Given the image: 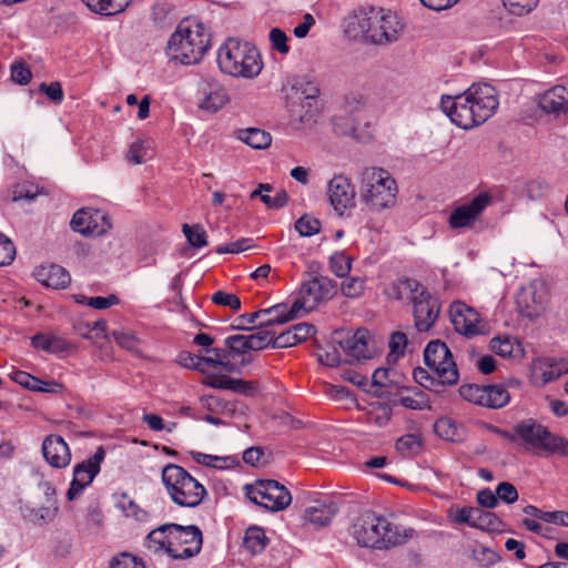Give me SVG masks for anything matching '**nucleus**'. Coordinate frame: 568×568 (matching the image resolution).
Here are the masks:
<instances>
[{
  "label": "nucleus",
  "mask_w": 568,
  "mask_h": 568,
  "mask_svg": "<svg viewBox=\"0 0 568 568\" xmlns=\"http://www.w3.org/2000/svg\"><path fill=\"white\" fill-rule=\"evenodd\" d=\"M250 352L261 351L273 345V333L266 328L258 327L255 333L246 335Z\"/></svg>",
  "instance_id": "nucleus-46"
},
{
  "label": "nucleus",
  "mask_w": 568,
  "mask_h": 568,
  "mask_svg": "<svg viewBox=\"0 0 568 568\" xmlns=\"http://www.w3.org/2000/svg\"><path fill=\"white\" fill-rule=\"evenodd\" d=\"M337 511L338 507L334 503L320 504L317 506L306 508L304 519L315 527H324L332 521Z\"/></svg>",
  "instance_id": "nucleus-27"
},
{
  "label": "nucleus",
  "mask_w": 568,
  "mask_h": 568,
  "mask_svg": "<svg viewBox=\"0 0 568 568\" xmlns=\"http://www.w3.org/2000/svg\"><path fill=\"white\" fill-rule=\"evenodd\" d=\"M200 92L202 98L200 99L199 108L210 113L217 112L230 101L226 89L216 81H203Z\"/></svg>",
  "instance_id": "nucleus-23"
},
{
  "label": "nucleus",
  "mask_w": 568,
  "mask_h": 568,
  "mask_svg": "<svg viewBox=\"0 0 568 568\" xmlns=\"http://www.w3.org/2000/svg\"><path fill=\"white\" fill-rule=\"evenodd\" d=\"M538 105L546 113L568 112V90L562 85L554 87L538 98Z\"/></svg>",
  "instance_id": "nucleus-25"
},
{
  "label": "nucleus",
  "mask_w": 568,
  "mask_h": 568,
  "mask_svg": "<svg viewBox=\"0 0 568 568\" xmlns=\"http://www.w3.org/2000/svg\"><path fill=\"white\" fill-rule=\"evenodd\" d=\"M169 538L170 557L173 559H186L197 555L203 544L202 531L197 526H182L170 524Z\"/></svg>",
  "instance_id": "nucleus-12"
},
{
  "label": "nucleus",
  "mask_w": 568,
  "mask_h": 568,
  "mask_svg": "<svg viewBox=\"0 0 568 568\" xmlns=\"http://www.w3.org/2000/svg\"><path fill=\"white\" fill-rule=\"evenodd\" d=\"M331 205L338 215L355 205V190L351 180L345 175H335L327 185Z\"/></svg>",
  "instance_id": "nucleus-19"
},
{
  "label": "nucleus",
  "mask_w": 568,
  "mask_h": 568,
  "mask_svg": "<svg viewBox=\"0 0 568 568\" xmlns=\"http://www.w3.org/2000/svg\"><path fill=\"white\" fill-rule=\"evenodd\" d=\"M267 538L262 528L253 526L246 529L244 536V547L251 554L262 552L266 547Z\"/></svg>",
  "instance_id": "nucleus-38"
},
{
  "label": "nucleus",
  "mask_w": 568,
  "mask_h": 568,
  "mask_svg": "<svg viewBox=\"0 0 568 568\" xmlns=\"http://www.w3.org/2000/svg\"><path fill=\"white\" fill-rule=\"evenodd\" d=\"M270 41L273 49L277 50L282 54H286L290 51L287 45V36L281 29L273 28L270 31Z\"/></svg>",
  "instance_id": "nucleus-61"
},
{
  "label": "nucleus",
  "mask_w": 568,
  "mask_h": 568,
  "mask_svg": "<svg viewBox=\"0 0 568 568\" xmlns=\"http://www.w3.org/2000/svg\"><path fill=\"white\" fill-rule=\"evenodd\" d=\"M110 568H144V565L134 556L123 552L113 558Z\"/></svg>",
  "instance_id": "nucleus-64"
},
{
  "label": "nucleus",
  "mask_w": 568,
  "mask_h": 568,
  "mask_svg": "<svg viewBox=\"0 0 568 568\" xmlns=\"http://www.w3.org/2000/svg\"><path fill=\"white\" fill-rule=\"evenodd\" d=\"M539 369L545 383H549L568 373V359L547 358L540 363Z\"/></svg>",
  "instance_id": "nucleus-36"
},
{
  "label": "nucleus",
  "mask_w": 568,
  "mask_h": 568,
  "mask_svg": "<svg viewBox=\"0 0 568 568\" xmlns=\"http://www.w3.org/2000/svg\"><path fill=\"white\" fill-rule=\"evenodd\" d=\"M548 303V290L544 281L534 280L523 286L516 297V304L521 315L528 318L540 316Z\"/></svg>",
  "instance_id": "nucleus-15"
},
{
  "label": "nucleus",
  "mask_w": 568,
  "mask_h": 568,
  "mask_svg": "<svg viewBox=\"0 0 568 568\" xmlns=\"http://www.w3.org/2000/svg\"><path fill=\"white\" fill-rule=\"evenodd\" d=\"M478 515H474L473 528L481 530H495L499 527V518L490 511L484 510L480 507H476Z\"/></svg>",
  "instance_id": "nucleus-45"
},
{
  "label": "nucleus",
  "mask_w": 568,
  "mask_h": 568,
  "mask_svg": "<svg viewBox=\"0 0 568 568\" xmlns=\"http://www.w3.org/2000/svg\"><path fill=\"white\" fill-rule=\"evenodd\" d=\"M16 257V246L12 241L0 233V266L9 265Z\"/></svg>",
  "instance_id": "nucleus-55"
},
{
  "label": "nucleus",
  "mask_w": 568,
  "mask_h": 568,
  "mask_svg": "<svg viewBox=\"0 0 568 568\" xmlns=\"http://www.w3.org/2000/svg\"><path fill=\"white\" fill-rule=\"evenodd\" d=\"M153 156V142L150 139H139L129 149L126 159L132 164H141Z\"/></svg>",
  "instance_id": "nucleus-35"
},
{
  "label": "nucleus",
  "mask_w": 568,
  "mask_h": 568,
  "mask_svg": "<svg viewBox=\"0 0 568 568\" xmlns=\"http://www.w3.org/2000/svg\"><path fill=\"white\" fill-rule=\"evenodd\" d=\"M413 377L417 384L422 387L433 390L435 393H440L447 383H442V378L438 376H433L429 372L423 367H416L413 372Z\"/></svg>",
  "instance_id": "nucleus-42"
},
{
  "label": "nucleus",
  "mask_w": 568,
  "mask_h": 568,
  "mask_svg": "<svg viewBox=\"0 0 568 568\" xmlns=\"http://www.w3.org/2000/svg\"><path fill=\"white\" fill-rule=\"evenodd\" d=\"M436 434L446 439V440H455L457 436V426L449 418H440L434 425Z\"/></svg>",
  "instance_id": "nucleus-54"
},
{
  "label": "nucleus",
  "mask_w": 568,
  "mask_h": 568,
  "mask_svg": "<svg viewBox=\"0 0 568 568\" xmlns=\"http://www.w3.org/2000/svg\"><path fill=\"white\" fill-rule=\"evenodd\" d=\"M320 90L316 85L308 83L301 93L288 103L291 118L300 123H308L317 111V97Z\"/></svg>",
  "instance_id": "nucleus-20"
},
{
  "label": "nucleus",
  "mask_w": 568,
  "mask_h": 568,
  "mask_svg": "<svg viewBox=\"0 0 568 568\" xmlns=\"http://www.w3.org/2000/svg\"><path fill=\"white\" fill-rule=\"evenodd\" d=\"M277 311L278 307H267L258 310L253 313L243 314L236 318V321L239 322L236 328L243 331H248L252 327L258 328V322L261 321L262 317H266V315H270L272 313H277Z\"/></svg>",
  "instance_id": "nucleus-43"
},
{
  "label": "nucleus",
  "mask_w": 568,
  "mask_h": 568,
  "mask_svg": "<svg viewBox=\"0 0 568 568\" xmlns=\"http://www.w3.org/2000/svg\"><path fill=\"white\" fill-rule=\"evenodd\" d=\"M221 72L233 78L254 79L263 69L258 50L250 42L229 38L217 51Z\"/></svg>",
  "instance_id": "nucleus-5"
},
{
  "label": "nucleus",
  "mask_w": 568,
  "mask_h": 568,
  "mask_svg": "<svg viewBox=\"0 0 568 568\" xmlns=\"http://www.w3.org/2000/svg\"><path fill=\"white\" fill-rule=\"evenodd\" d=\"M329 266L336 276L344 277L351 271L352 258L344 252H335L329 258Z\"/></svg>",
  "instance_id": "nucleus-48"
},
{
  "label": "nucleus",
  "mask_w": 568,
  "mask_h": 568,
  "mask_svg": "<svg viewBox=\"0 0 568 568\" xmlns=\"http://www.w3.org/2000/svg\"><path fill=\"white\" fill-rule=\"evenodd\" d=\"M294 226L301 236L308 237L320 232L321 222L310 215H303L295 222Z\"/></svg>",
  "instance_id": "nucleus-49"
},
{
  "label": "nucleus",
  "mask_w": 568,
  "mask_h": 568,
  "mask_svg": "<svg viewBox=\"0 0 568 568\" xmlns=\"http://www.w3.org/2000/svg\"><path fill=\"white\" fill-rule=\"evenodd\" d=\"M490 202L491 196L488 193H479L468 203L456 207L449 216L450 227L460 229L470 226Z\"/></svg>",
  "instance_id": "nucleus-21"
},
{
  "label": "nucleus",
  "mask_w": 568,
  "mask_h": 568,
  "mask_svg": "<svg viewBox=\"0 0 568 568\" xmlns=\"http://www.w3.org/2000/svg\"><path fill=\"white\" fill-rule=\"evenodd\" d=\"M272 307H278L277 313H272L266 315V317H262L258 322V327L267 329L270 326L284 324L297 317L296 313H291V307L287 308L286 304H276Z\"/></svg>",
  "instance_id": "nucleus-40"
},
{
  "label": "nucleus",
  "mask_w": 568,
  "mask_h": 568,
  "mask_svg": "<svg viewBox=\"0 0 568 568\" xmlns=\"http://www.w3.org/2000/svg\"><path fill=\"white\" fill-rule=\"evenodd\" d=\"M211 36L199 21H181L168 42V55L182 64L200 62L210 47Z\"/></svg>",
  "instance_id": "nucleus-4"
},
{
  "label": "nucleus",
  "mask_w": 568,
  "mask_h": 568,
  "mask_svg": "<svg viewBox=\"0 0 568 568\" xmlns=\"http://www.w3.org/2000/svg\"><path fill=\"white\" fill-rule=\"evenodd\" d=\"M481 406L490 409H499L510 400V395L504 385H484Z\"/></svg>",
  "instance_id": "nucleus-28"
},
{
  "label": "nucleus",
  "mask_w": 568,
  "mask_h": 568,
  "mask_svg": "<svg viewBox=\"0 0 568 568\" xmlns=\"http://www.w3.org/2000/svg\"><path fill=\"white\" fill-rule=\"evenodd\" d=\"M170 524L162 525L150 531L145 538L144 545L152 552L165 551L170 556L169 528Z\"/></svg>",
  "instance_id": "nucleus-31"
},
{
  "label": "nucleus",
  "mask_w": 568,
  "mask_h": 568,
  "mask_svg": "<svg viewBox=\"0 0 568 568\" xmlns=\"http://www.w3.org/2000/svg\"><path fill=\"white\" fill-rule=\"evenodd\" d=\"M539 0H503L506 10L517 17L530 13L538 4Z\"/></svg>",
  "instance_id": "nucleus-47"
},
{
  "label": "nucleus",
  "mask_w": 568,
  "mask_h": 568,
  "mask_svg": "<svg viewBox=\"0 0 568 568\" xmlns=\"http://www.w3.org/2000/svg\"><path fill=\"white\" fill-rule=\"evenodd\" d=\"M317 359L321 364L329 367H335L341 364L339 352L334 346H328L321 349L317 353Z\"/></svg>",
  "instance_id": "nucleus-59"
},
{
  "label": "nucleus",
  "mask_w": 568,
  "mask_h": 568,
  "mask_svg": "<svg viewBox=\"0 0 568 568\" xmlns=\"http://www.w3.org/2000/svg\"><path fill=\"white\" fill-rule=\"evenodd\" d=\"M212 302L222 305V306H229L233 311H237L241 308V301L240 298L232 293H227L224 291H216L212 297Z\"/></svg>",
  "instance_id": "nucleus-56"
},
{
  "label": "nucleus",
  "mask_w": 568,
  "mask_h": 568,
  "mask_svg": "<svg viewBox=\"0 0 568 568\" xmlns=\"http://www.w3.org/2000/svg\"><path fill=\"white\" fill-rule=\"evenodd\" d=\"M514 430L517 434V442L528 449L545 455L559 454L568 457V440L550 433L534 418L520 420L514 426Z\"/></svg>",
  "instance_id": "nucleus-9"
},
{
  "label": "nucleus",
  "mask_w": 568,
  "mask_h": 568,
  "mask_svg": "<svg viewBox=\"0 0 568 568\" xmlns=\"http://www.w3.org/2000/svg\"><path fill=\"white\" fill-rule=\"evenodd\" d=\"M484 385L465 384L458 389L460 397L469 403L481 406Z\"/></svg>",
  "instance_id": "nucleus-50"
},
{
  "label": "nucleus",
  "mask_w": 568,
  "mask_h": 568,
  "mask_svg": "<svg viewBox=\"0 0 568 568\" xmlns=\"http://www.w3.org/2000/svg\"><path fill=\"white\" fill-rule=\"evenodd\" d=\"M211 400L220 409V413L226 417H241L247 412V406L239 399L227 400L220 397H211Z\"/></svg>",
  "instance_id": "nucleus-39"
},
{
  "label": "nucleus",
  "mask_w": 568,
  "mask_h": 568,
  "mask_svg": "<svg viewBox=\"0 0 568 568\" xmlns=\"http://www.w3.org/2000/svg\"><path fill=\"white\" fill-rule=\"evenodd\" d=\"M71 229L82 235L101 236L112 229V223L104 212L91 207H83L73 214Z\"/></svg>",
  "instance_id": "nucleus-16"
},
{
  "label": "nucleus",
  "mask_w": 568,
  "mask_h": 568,
  "mask_svg": "<svg viewBox=\"0 0 568 568\" xmlns=\"http://www.w3.org/2000/svg\"><path fill=\"white\" fill-rule=\"evenodd\" d=\"M10 377L13 382L21 385L22 387L34 392L37 388H40L41 384H43V381L23 371L12 372Z\"/></svg>",
  "instance_id": "nucleus-53"
},
{
  "label": "nucleus",
  "mask_w": 568,
  "mask_h": 568,
  "mask_svg": "<svg viewBox=\"0 0 568 568\" xmlns=\"http://www.w3.org/2000/svg\"><path fill=\"white\" fill-rule=\"evenodd\" d=\"M182 231L191 246L201 248L207 245V235L201 225L183 224Z\"/></svg>",
  "instance_id": "nucleus-44"
},
{
  "label": "nucleus",
  "mask_w": 568,
  "mask_h": 568,
  "mask_svg": "<svg viewBox=\"0 0 568 568\" xmlns=\"http://www.w3.org/2000/svg\"><path fill=\"white\" fill-rule=\"evenodd\" d=\"M490 348L501 357H513L521 352L518 339L509 335L491 338Z\"/></svg>",
  "instance_id": "nucleus-37"
},
{
  "label": "nucleus",
  "mask_w": 568,
  "mask_h": 568,
  "mask_svg": "<svg viewBox=\"0 0 568 568\" xmlns=\"http://www.w3.org/2000/svg\"><path fill=\"white\" fill-rule=\"evenodd\" d=\"M351 24L356 26L358 33L374 44L396 41L403 29L395 13L374 7L361 9Z\"/></svg>",
  "instance_id": "nucleus-7"
},
{
  "label": "nucleus",
  "mask_w": 568,
  "mask_h": 568,
  "mask_svg": "<svg viewBox=\"0 0 568 568\" xmlns=\"http://www.w3.org/2000/svg\"><path fill=\"white\" fill-rule=\"evenodd\" d=\"M41 450L45 462L53 468H67L71 463V450L60 435L50 434L45 436Z\"/></svg>",
  "instance_id": "nucleus-22"
},
{
  "label": "nucleus",
  "mask_w": 568,
  "mask_h": 568,
  "mask_svg": "<svg viewBox=\"0 0 568 568\" xmlns=\"http://www.w3.org/2000/svg\"><path fill=\"white\" fill-rule=\"evenodd\" d=\"M226 351L230 352V357H241V366H246L252 363L253 358L247 344L246 335H231L224 341Z\"/></svg>",
  "instance_id": "nucleus-29"
},
{
  "label": "nucleus",
  "mask_w": 568,
  "mask_h": 568,
  "mask_svg": "<svg viewBox=\"0 0 568 568\" xmlns=\"http://www.w3.org/2000/svg\"><path fill=\"white\" fill-rule=\"evenodd\" d=\"M39 91L44 93L51 101L60 104L63 101L64 94L60 82H51L49 84L42 82L39 85Z\"/></svg>",
  "instance_id": "nucleus-57"
},
{
  "label": "nucleus",
  "mask_w": 568,
  "mask_h": 568,
  "mask_svg": "<svg viewBox=\"0 0 568 568\" xmlns=\"http://www.w3.org/2000/svg\"><path fill=\"white\" fill-rule=\"evenodd\" d=\"M450 321L457 333L473 337L486 333V325L479 314L463 302H454L449 308Z\"/></svg>",
  "instance_id": "nucleus-17"
},
{
  "label": "nucleus",
  "mask_w": 568,
  "mask_h": 568,
  "mask_svg": "<svg viewBox=\"0 0 568 568\" xmlns=\"http://www.w3.org/2000/svg\"><path fill=\"white\" fill-rule=\"evenodd\" d=\"M31 345L48 353L58 354L67 351L69 344L65 339L53 334H37L31 338Z\"/></svg>",
  "instance_id": "nucleus-30"
},
{
  "label": "nucleus",
  "mask_w": 568,
  "mask_h": 568,
  "mask_svg": "<svg viewBox=\"0 0 568 568\" xmlns=\"http://www.w3.org/2000/svg\"><path fill=\"white\" fill-rule=\"evenodd\" d=\"M32 78V73L23 63H13L11 65V79L13 82L24 85L28 84Z\"/></svg>",
  "instance_id": "nucleus-63"
},
{
  "label": "nucleus",
  "mask_w": 568,
  "mask_h": 568,
  "mask_svg": "<svg viewBox=\"0 0 568 568\" xmlns=\"http://www.w3.org/2000/svg\"><path fill=\"white\" fill-rule=\"evenodd\" d=\"M397 182L379 166L363 170L359 178V199L372 212H382L396 204Z\"/></svg>",
  "instance_id": "nucleus-6"
},
{
  "label": "nucleus",
  "mask_w": 568,
  "mask_h": 568,
  "mask_svg": "<svg viewBox=\"0 0 568 568\" xmlns=\"http://www.w3.org/2000/svg\"><path fill=\"white\" fill-rule=\"evenodd\" d=\"M178 363L185 368L205 372V368L203 367V356H197L190 352L180 353L178 356Z\"/></svg>",
  "instance_id": "nucleus-58"
},
{
  "label": "nucleus",
  "mask_w": 568,
  "mask_h": 568,
  "mask_svg": "<svg viewBox=\"0 0 568 568\" xmlns=\"http://www.w3.org/2000/svg\"><path fill=\"white\" fill-rule=\"evenodd\" d=\"M497 498L506 504H514L518 499V491L516 487L507 481L500 483L496 488Z\"/></svg>",
  "instance_id": "nucleus-62"
},
{
  "label": "nucleus",
  "mask_w": 568,
  "mask_h": 568,
  "mask_svg": "<svg viewBox=\"0 0 568 568\" xmlns=\"http://www.w3.org/2000/svg\"><path fill=\"white\" fill-rule=\"evenodd\" d=\"M499 105L494 87L487 83L473 84L455 97L443 95L442 111L458 128L468 130L486 122Z\"/></svg>",
  "instance_id": "nucleus-1"
},
{
  "label": "nucleus",
  "mask_w": 568,
  "mask_h": 568,
  "mask_svg": "<svg viewBox=\"0 0 568 568\" xmlns=\"http://www.w3.org/2000/svg\"><path fill=\"white\" fill-rule=\"evenodd\" d=\"M393 300H407L413 304L415 327L418 332H428L439 314L438 300L419 282L413 278H399L385 288Z\"/></svg>",
  "instance_id": "nucleus-3"
},
{
  "label": "nucleus",
  "mask_w": 568,
  "mask_h": 568,
  "mask_svg": "<svg viewBox=\"0 0 568 568\" xmlns=\"http://www.w3.org/2000/svg\"><path fill=\"white\" fill-rule=\"evenodd\" d=\"M424 361L427 367L442 378V383L454 385L459 379V374L452 353L447 345L439 341H432L424 351Z\"/></svg>",
  "instance_id": "nucleus-11"
},
{
  "label": "nucleus",
  "mask_w": 568,
  "mask_h": 568,
  "mask_svg": "<svg viewBox=\"0 0 568 568\" xmlns=\"http://www.w3.org/2000/svg\"><path fill=\"white\" fill-rule=\"evenodd\" d=\"M473 558L483 567L494 565L498 560L497 554L484 545H476L474 547Z\"/></svg>",
  "instance_id": "nucleus-51"
},
{
  "label": "nucleus",
  "mask_w": 568,
  "mask_h": 568,
  "mask_svg": "<svg viewBox=\"0 0 568 568\" xmlns=\"http://www.w3.org/2000/svg\"><path fill=\"white\" fill-rule=\"evenodd\" d=\"M335 283L324 276L313 277L303 283L298 297L291 306V313L313 311L323 301L329 300L335 293Z\"/></svg>",
  "instance_id": "nucleus-13"
},
{
  "label": "nucleus",
  "mask_w": 568,
  "mask_h": 568,
  "mask_svg": "<svg viewBox=\"0 0 568 568\" xmlns=\"http://www.w3.org/2000/svg\"><path fill=\"white\" fill-rule=\"evenodd\" d=\"M39 283L54 290L64 288L70 283V274L65 268L57 264L42 265L34 271Z\"/></svg>",
  "instance_id": "nucleus-24"
},
{
  "label": "nucleus",
  "mask_w": 568,
  "mask_h": 568,
  "mask_svg": "<svg viewBox=\"0 0 568 568\" xmlns=\"http://www.w3.org/2000/svg\"><path fill=\"white\" fill-rule=\"evenodd\" d=\"M334 343L338 344L343 352L355 361L368 359L374 355L371 336L366 329H357L353 333H336Z\"/></svg>",
  "instance_id": "nucleus-18"
},
{
  "label": "nucleus",
  "mask_w": 568,
  "mask_h": 568,
  "mask_svg": "<svg viewBox=\"0 0 568 568\" xmlns=\"http://www.w3.org/2000/svg\"><path fill=\"white\" fill-rule=\"evenodd\" d=\"M239 140L247 144L248 146L263 150L271 145L272 138L271 134L264 130L250 128L239 131L237 133Z\"/></svg>",
  "instance_id": "nucleus-32"
},
{
  "label": "nucleus",
  "mask_w": 568,
  "mask_h": 568,
  "mask_svg": "<svg viewBox=\"0 0 568 568\" xmlns=\"http://www.w3.org/2000/svg\"><path fill=\"white\" fill-rule=\"evenodd\" d=\"M85 6L95 13L102 16H114L122 12L130 3V0H82Z\"/></svg>",
  "instance_id": "nucleus-33"
},
{
  "label": "nucleus",
  "mask_w": 568,
  "mask_h": 568,
  "mask_svg": "<svg viewBox=\"0 0 568 568\" xmlns=\"http://www.w3.org/2000/svg\"><path fill=\"white\" fill-rule=\"evenodd\" d=\"M398 403L403 407L413 410H423L429 408V398L427 394L416 387L400 393Z\"/></svg>",
  "instance_id": "nucleus-34"
},
{
  "label": "nucleus",
  "mask_w": 568,
  "mask_h": 568,
  "mask_svg": "<svg viewBox=\"0 0 568 568\" xmlns=\"http://www.w3.org/2000/svg\"><path fill=\"white\" fill-rule=\"evenodd\" d=\"M349 534L361 547L386 550L406 544L415 530L366 511L353 521Z\"/></svg>",
  "instance_id": "nucleus-2"
},
{
  "label": "nucleus",
  "mask_w": 568,
  "mask_h": 568,
  "mask_svg": "<svg viewBox=\"0 0 568 568\" xmlns=\"http://www.w3.org/2000/svg\"><path fill=\"white\" fill-rule=\"evenodd\" d=\"M244 489L250 501L271 511L284 510L292 503L287 488L273 479H258L254 485H246Z\"/></svg>",
  "instance_id": "nucleus-10"
},
{
  "label": "nucleus",
  "mask_w": 568,
  "mask_h": 568,
  "mask_svg": "<svg viewBox=\"0 0 568 568\" xmlns=\"http://www.w3.org/2000/svg\"><path fill=\"white\" fill-rule=\"evenodd\" d=\"M395 447L404 457H413L422 449V438L417 434H406L396 440Z\"/></svg>",
  "instance_id": "nucleus-41"
},
{
  "label": "nucleus",
  "mask_w": 568,
  "mask_h": 568,
  "mask_svg": "<svg viewBox=\"0 0 568 568\" xmlns=\"http://www.w3.org/2000/svg\"><path fill=\"white\" fill-rule=\"evenodd\" d=\"M105 458V450L99 446L94 454L88 459L78 463L73 467V478L67 490V499L73 501L93 483L101 470V464Z\"/></svg>",
  "instance_id": "nucleus-14"
},
{
  "label": "nucleus",
  "mask_w": 568,
  "mask_h": 568,
  "mask_svg": "<svg viewBox=\"0 0 568 568\" xmlns=\"http://www.w3.org/2000/svg\"><path fill=\"white\" fill-rule=\"evenodd\" d=\"M253 246L251 239H241L235 242H232L226 245H221L215 248L217 254H226V253H241Z\"/></svg>",
  "instance_id": "nucleus-60"
},
{
  "label": "nucleus",
  "mask_w": 568,
  "mask_h": 568,
  "mask_svg": "<svg viewBox=\"0 0 568 568\" xmlns=\"http://www.w3.org/2000/svg\"><path fill=\"white\" fill-rule=\"evenodd\" d=\"M162 481L173 503L181 507H196L206 496L204 486L175 464L164 466Z\"/></svg>",
  "instance_id": "nucleus-8"
},
{
  "label": "nucleus",
  "mask_w": 568,
  "mask_h": 568,
  "mask_svg": "<svg viewBox=\"0 0 568 568\" xmlns=\"http://www.w3.org/2000/svg\"><path fill=\"white\" fill-rule=\"evenodd\" d=\"M366 106L365 100L362 94L351 93L345 97L344 111L356 120V116L364 111Z\"/></svg>",
  "instance_id": "nucleus-52"
},
{
  "label": "nucleus",
  "mask_w": 568,
  "mask_h": 568,
  "mask_svg": "<svg viewBox=\"0 0 568 568\" xmlns=\"http://www.w3.org/2000/svg\"><path fill=\"white\" fill-rule=\"evenodd\" d=\"M44 487L45 505L31 508L28 515L30 520L37 525L51 523L57 517L59 510L55 489L49 484H45Z\"/></svg>",
  "instance_id": "nucleus-26"
}]
</instances>
